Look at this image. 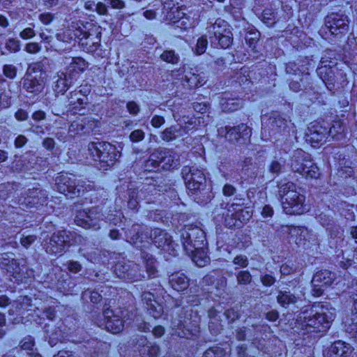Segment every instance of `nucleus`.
<instances>
[{
    "label": "nucleus",
    "mask_w": 357,
    "mask_h": 357,
    "mask_svg": "<svg viewBox=\"0 0 357 357\" xmlns=\"http://www.w3.org/2000/svg\"><path fill=\"white\" fill-rule=\"evenodd\" d=\"M335 318V309L329 305H321L319 310H305L302 312L300 319L301 327L305 333L326 332L331 326Z\"/></svg>",
    "instance_id": "f257e3e1"
},
{
    "label": "nucleus",
    "mask_w": 357,
    "mask_h": 357,
    "mask_svg": "<svg viewBox=\"0 0 357 357\" xmlns=\"http://www.w3.org/2000/svg\"><path fill=\"white\" fill-rule=\"evenodd\" d=\"M278 196L280 198L283 211L289 215H300L306 211L305 196L301 188L291 181L278 184Z\"/></svg>",
    "instance_id": "f03ea898"
},
{
    "label": "nucleus",
    "mask_w": 357,
    "mask_h": 357,
    "mask_svg": "<svg viewBox=\"0 0 357 357\" xmlns=\"http://www.w3.org/2000/svg\"><path fill=\"white\" fill-rule=\"evenodd\" d=\"M181 174L188 190L195 195L197 203H204L209 199L208 189L206 188V177L203 172L195 167L185 166Z\"/></svg>",
    "instance_id": "7ed1b4c3"
},
{
    "label": "nucleus",
    "mask_w": 357,
    "mask_h": 357,
    "mask_svg": "<svg viewBox=\"0 0 357 357\" xmlns=\"http://www.w3.org/2000/svg\"><path fill=\"white\" fill-rule=\"evenodd\" d=\"M56 190L60 193L70 195V197H79L84 192L93 189V185L82 179H77L72 174H61L55 179Z\"/></svg>",
    "instance_id": "20e7f679"
},
{
    "label": "nucleus",
    "mask_w": 357,
    "mask_h": 357,
    "mask_svg": "<svg viewBox=\"0 0 357 357\" xmlns=\"http://www.w3.org/2000/svg\"><path fill=\"white\" fill-rule=\"evenodd\" d=\"M289 165L294 172L298 173L306 178H318L319 169L311 159L310 155L298 149L292 153Z\"/></svg>",
    "instance_id": "39448f33"
},
{
    "label": "nucleus",
    "mask_w": 357,
    "mask_h": 357,
    "mask_svg": "<svg viewBox=\"0 0 357 357\" xmlns=\"http://www.w3.org/2000/svg\"><path fill=\"white\" fill-rule=\"evenodd\" d=\"M88 151L93 160H98L106 166L113 165L121 156L115 146L105 142H90Z\"/></svg>",
    "instance_id": "423d86ee"
},
{
    "label": "nucleus",
    "mask_w": 357,
    "mask_h": 357,
    "mask_svg": "<svg viewBox=\"0 0 357 357\" xmlns=\"http://www.w3.org/2000/svg\"><path fill=\"white\" fill-rule=\"evenodd\" d=\"M180 240L186 254L203 248L206 239L204 232L198 227L185 226L180 231Z\"/></svg>",
    "instance_id": "0eeeda50"
},
{
    "label": "nucleus",
    "mask_w": 357,
    "mask_h": 357,
    "mask_svg": "<svg viewBox=\"0 0 357 357\" xmlns=\"http://www.w3.org/2000/svg\"><path fill=\"white\" fill-rule=\"evenodd\" d=\"M179 165V156L172 149H164L153 153L146 162L147 168L153 167L149 171L155 170L160 166L166 170L171 168L174 169Z\"/></svg>",
    "instance_id": "6e6552de"
},
{
    "label": "nucleus",
    "mask_w": 357,
    "mask_h": 357,
    "mask_svg": "<svg viewBox=\"0 0 357 357\" xmlns=\"http://www.w3.org/2000/svg\"><path fill=\"white\" fill-rule=\"evenodd\" d=\"M104 220V214L102 208L98 206L92 207L88 211H77L75 216V223L86 229H100V223Z\"/></svg>",
    "instance_id": "1a4fd4ad"
},
{
    "label": "nucleus",
    "mask_w": 357,
    "mask_h": 357,
    "mask_svg": "<svg viewBox=\"0 0 357 357\" xmlns=\"http://www.w3.org/2000/svg\"><path fill=\"white\" fill-rule=\"evenodd\" d=\"M252 211L249 208H242L238 204H231L223 213L225 225L229 229L240 228L252 217Z\"/></svg>",
    "instance_id": "9d476101"
},
{
    "label": "nucleus",
    "mask_w": 357,
    "mask_h": 357,
    "mask_svg": "<svg viewBox=\"0 0 357 357\" xmlns=\"http://www.w3.org/2000/svg\"><path fill=\"white\" fill-rule=\"evenodd\" d=\"M116 275L130 282L141 281L146 278V275L139 264L132 261H119L114 266Z\"/></svg>",
    "instance_id": "9b49d317"
},
{
    "label": "nucleus",
    "mask_w": 357,
    "mask_h": 357,
    "mask_svg": "<svg viewBox=\"0 0 357 357\" xmlns=\"http://www.w3.org/2000/svg\"><path fill=\"white\" fill-rule=\"evenodd\" d=\"M12 253H3L0 257V267L4 270L9 277L16 281H22L24 276V269L26 268V260L15 259Z\"/></svg>",
    "instance_id": "f8f14e48"
},
{
    "label": "nucleus",
    "mask_w": 357,
    "mask_h": 357,
    "mask_svg": "<svg viewBox=\"0 0 357 357\" xmlns=\"http://www.w3.org/2000/svg\"><path fill=\"white\" fill-rule=\"evenodd\" d=\"M72 234L66 230L54 233L50 238L44 240L43 246L45 252L50 255L61 254L66 245H70Z\"/></svg>",
    "instance_id": "ddd939ff"
},
{
    "label": "nucleus",
    "mask_w": 357,
    "mask_h": 357,
    "mask_svg": "<svg viewBox=\"0 0 357 357\" xmlns=\"http://www.w3.org/2000/svg\"><path fill=\"white\" fill-rule=\"evenodd\" d=\"M218 134L231 143L244 144L251 135V129L244 123L237 126H225L218 129Z\"/></svg>",
    "instance_id": "4468645a"
},
{
    "label": "nucleus",
    "mask_w": 357,
    "mask_h": 357,
    "mask_svg": "<svg viewBox=\"0 0 357 357\" xmlns=\"http://www.w3.org/2000/svg\"><path fill=\"white\" fill-rule=\"evenodd\" d=\"M151 238L153 243L158 248H161L172 255H176V248L178 245L172 241V236L160 229L156 228L151 231Z\"/></svg>",
    "instance_id": "2eb2a0df"
},
{
    "label": "nucleus",
    "mask_w": 357,
    "mask_h": 357,
    "mask_svg": "<svg viewBox=\"0 0 357 357\" xmlns=\"http://www.w3.org/2000/svg\"><path fill=\"white\" fill-rule=\"evenodd\" d=\"M325 26L331 35L337 36L345 33L349 28L347 16L340 13H333L326 16Z\"/></svg>",
    "instance_id": "dca6fc26"
},
{
    "label": "nucleus",
    "mask_w": 357,
    "mask_h": 357,
    "mask_svg": "<svg viewBox=\"0 0 357 357\" xmlns=\"http://www.w3.org/2000/svg\"><path fill=\"white\" fill-rule=\"evenodd\" d=\"M23 89L29 93L38 95L45 87V81L43 73L39 75L26 74L22 80Z\"/></svg>",
    "instance_id": "f3484780"
},
{
    "label": "nucleus",
    "mask_w": 357,
    "mask_h": 357,
    "mask_svg": "<svg viewBox=\"0 0 357 357\" xmlns=\"http://www.w3.org/2000/svg\"><path fill=\"white\" fill-rule=\"evenodd\" d=\"M54 79L52 89L56 96L63 95L76 82L73 75L68 74L66 71L57 73Z\"/></svg>",
    "instance_id": "a211bd4d"
},
{
    "label": "nucleus",
    "mask_w": 357,
    "mask_h": 357,
    "mask_svg": "<svg viewBox=\"0 0 357 357\" xmlns=\"http://www.w3.org/2000/svg\"><path fill=\"white\" fill-rule=\"evenodd\" d=\"M268 126L270 135L275 139L279 138L280 135H286L288 132L287 120L278 114L268 119Z\"/></svg>",
    "instance_id": "6ab92c4d"
},
{
    "label": "nucleus",
    "mask_w": 357,
    "mask_h": 357,
    "mask_svg": "<svg viewBox=\"0 0 357 357\" xmlns=\"http://www.w3.org/2000/svg\"><path fill=\"white\" fill-rule=\"evenodd\" d=\"M95 127L96 122L93 120L84 117L71 123L69 132L73 135L89 134Z\"/></svg>",
    "instance_id": "aec40b11"
},
{
    "label": "nucleus",
    "mask_w": 357,
    "mask_h": 357,
    "mask_svg": "<svg viewBox=\"0 0 357 357\" xmlns=\"http://www.w3.org/2000/svg\"><path fill=\"white\" fill-rule=\"evenodd\" d=\"M105 319V328L112 333H118L123 330V319L118 315L114 314L112 310L105 309L103 312Z\"/></svg>",
    "instance_id": "412c9836"
},
{
    "label": "nucleus",
    "mask_w": 357,
    "mask_h": 357,
    "mask_svg": "<svg viewBox=\"0 0 357 357\" xmlns=\"http://www.w3.org/2000/svg\"><path fill=\"white\" fill-rule=\"evenodd\" d=\"M354 351L353 347L343 341L335 342L324 352L326 357H350Z\"/></svg>",
    "instance_id": "4be33fe9"
},
{
    "label": "nucleus",
    "mask_w": 357,
    "mask_h": 357,
    "mask_svg": "<svg viewBox=\"0 0 357 357\" xmlns=\"http://www.w3.org/2000/svg\"><path fill=\"white\" fill-rule=\"evenodd\" d=\"M47 199V191L40 188L29 189L26 192L24 203L30 206L44 205Z\"/></svg>",
    "instance_id": "5701e85b"
},
{
    "label": "nucleus",
    "mask_w": 357,
    "mask_h": 357,
    "mask_svg": "<svg viewBox=\"0 0 357 357\" xmlns=\"http://www.w3.org/2000/svg\"><path fill=\"white\" fill-rule=\"evenodd\" d=\"M33 305L32 299L28 296H20L16 300L13 301L8 310V315H22L24 311L29 310V307Z\"/></svg>",
    "instance_id": "b1692460"
},
{
    "label": "nucleus",
    "mask_w": 357,
    "mask_h": 357,
    "mask_svg": "<svg viewBox=\"0 0 357 357\" xmlns=\"http://www.w3.org/2000/svg\"><path fill=\"white\" fill-rule=\"evenodd\" d=\"M317 75L325 84L326 88L332 91L335 88V73L331 66H321L317 70Z\"/></svg>",
    "instance_id": "393cba45"
},
{
    "label": "nucleus",
    "mask_w": 357,
    "mask_h": 357,
    "mask_svg": "<svg viewBox=\"0 0 357 357\" xmlns=\"http://www.w3.org/2000/svg\"><path fill=\"white\" fill-rule=\"evenodd\" d=\"M88 68V63L82 57H74L69 63L66 70L68 74L73 75L77 81L80 73H83Z\"/></svg>",
    "instance_id": "a878e982"
},
{
    "label": "nucleus",
    "mask_w": 357,
    "mask_h": 357,
    "mask_svg": "<svg viewBox=\"0 0 357 357\" xmlns=\"http://www.w3.org/2000/svg\"><path fill=\"white\" fill-rule=\"evenodd\" d=\"M77 92H70V96L68 97V105L70 109L73 111L74 113H79L80 114H84V110L86 109L85 106L88 103L87 97L82 96V98H77Z\"/></svg>",
    "instance_id": "bb28decb"
},
{
    "label": "nucleus",
    "mask_w": 357,
    "mask_h": 357,
    "mask_svg": "<svg viewBox=\"0 0 357 357\" xmlns=\"http://www.w3.org/2000/svg\"><path fill=\"white\" fill-rule=\"evenodd\" d=\"M169 283L174 290L182 291L188 287L189 280L183 273H176L169 275Z\"/></svg>",
    "instance_id": "cd10ccee"
},
{
    "label": "nucleus",
    "mask_w": 357,
    "mask_h": 357,
    "mask_svg": "<svg viewBox=\"0 0 357 357\" xmlns=\"http://www.w3.org/2000/svg\"><path fill=\"white\" fill-rule=\"evenodd\" d=\"M334 280V274L328 270H322L317 272L312 280V285L324 286L331 285Z\"/></svg>",
    "instance_id": "c85d7f7f"
},
{
    "label": "nucleus",
    "mask_w": 357,
    "mask_h": 357,
    "mask_svg": "<svg viewBox=\"0 0 357 357\" xmlns=\"http://www.w3.org/2000/svg\"><path fill=\"white\" fill-rule=\"evenodd\" d=\"M209 36L213 39L220 37V35L230 30L229 24L224 20L218 18L214 23L207 27Z\"/></svg>",
    "instance_id": "c756f323"
},
{
    "label": "nucleus",
    "mask_w": 357,
    "mask_h": 357,
    "mask_svg": "<svg viewBox=\"0 0 357 357\" xmlns=\"http://www.w3.org/2000/svg\"><path fill=\"white\" fill-rule=\"evenodd\" d=\"M100 33H91L88 32L84 37V39L80 43L81 45L84 47L87 52L95 51L100 45Z\"/></svg>",
    "instance_id": "7c9ffc66"
},
{
    "label": "nucleus",
    "mask_w": 357,
    "mask_h": 357,
    "mask_svg": "<svg viewBox=\"0 0 357 357\" xmlns=\"http://www.w3.org/2000/svg\"><path fill=\"white\" fill-rule=\"evenodd\" d=\"M141 257L143 259L146 272L149 278H154L157 274V261L153 256L148 252H142Z\"/></svg>",
    "instance_id": "2f4dec72"
},
{
    "label": "nucleus",
    "mask_w": 357,
    "mask_h": 357,
    "mask_svg": "<svg viewBox=\"0 0 357 357\" xmlns=\"http://www.w3.org/2000/svg\"><path fill=\"white\" fill-rule=\"evenodd\" d=\"M36 161V157L33 154L26 153L16 162L15 166L20 171H29L34 167Z\"/></svg>",
    "instance_id": "473e14b6"
},
{
    "label": "nucleus",
    "mask_w": 357,
    "mask_h": 357,
    "mask_svg": "<svg viewBox=\"0 0 357 357\" xmlns=\"http://www.w3.org/2000/svg\"><path fill=\"white\" fill-rule=\"evenodd\" d=\"M299 296H295L289 291H279L277 296L278 303L283 307H287L289 305L296 304L299 300Z\"/></svg>",
    "instance_id": "72a5a7b5"
},
{
    "label": "nucleus",
    "mask_w": 357,
    "mask_h": 357,
    "mask_svg": "<svg viewBox=\"0 0 357 357\" xmlns=\"http://www.w3.org/2000/svg\"><path fill=\"white\" fill-rule=\"evenodd\" d=\"M209 38L212 45L215 47L220 46L223 49L228 48L233 43V34L230 30L222 33L220 37H216L213 39L212 36H209Z\"/></svg>",
    "instance_id": "f704fd0d"
},
{
    "label": "nucleus",
    "mask_w": 357,
    "mask_h": 357,
    "mask_svg": "<svg viewBox=\"0 0 357 357\" xmlns=\"http://www.w3.org/2000/svg\"><path fill=\"white\" fill-rule=\"evenodd\" d=\"M309 140L312 143L315 144H324L326 142L328 137V132L326 131V128H323L321 126L315 128L314 130L310 131V133L308 135Z\"/></svg>",
    "instance_id": "c9c22d12"
},
{
    "label": "nucleus",
    "mask_w": 357,
    "mask_h": 357,
    "mask_svg": "<svg viewBox=\"0 0 357 357\" xmlns=\"http://www.w3.org/2000/svg\"><path fill=\"white\" fill-rule=\"evenodd\" d=\"M344 126L340 121H335L328 132V137L341 140L344 137Z\"/></svg>",
    "instance_id": "e433bc0d"
},
{
    "label": "nucleus",
    "mask_w": 357,
    "mask_h": 357,
    "mask_svg": "<svg viewBox=\"0 0 357 357\" xmlns=\"http://www.w3.org/2000/svg\"><path fill=\"white\" fill-rule=\"evenodd\" d=\"M191 257L195 264L199 267H204L209 262V257L206 253L202 250V248L196 249L192 254H187Z\"/></svg>",
    "instance_id": "4c0bfd02"
},
{
    "label": "nucleus",
    "mask_w": 357,
    "mask_h": 357,
    "mask_svg": "<svg viewBox=\"0 0 357 357\" xmlns=\"http://www.w3.org/2000/svg\"><path fill=\"white\" fill-rule=\"evenodd\" d=\"M163 10L164 13L165 11L167 10L165 14L166 20L172 22L174 25L176 24V20L181 19L184 16V13L179 8V7L177 6L167 8L166 6H165Z\"/></svg>",
    "instance_id": "58836bf2"
},
{
    "label": "nucleus",
    "mask_w": 357,
    "mask_h": 357,
    "mask_svg": "<svg viewBox=\"0 0 357 357\" xmlns=\"http://www.w3.org/2000/svg\"><path fill=\"white\" fill-rule=\"evenodd\" d=\"M144 191L142 190H137L136 189L130 188L128 190V197L129 199L128 202V206L131 209H136L139 204V202L140 199H142V197L144 196Z\"/></svg>",
    "instance_id": "ea45409f"
},
{
    "label": "nucleus",
    "mask_w": 357,
    "mask_h": 357,
    "mask_svg": "<svg viewBox=\"0 0 357 357\" xmlns=\"http://www.w3.org/2000/svg\"><path fill=\"white\" fill-rule=\"evenodd\" d=\"M235 336L238 340L242 341L246 339L249 340V337H256L258 336V334L252 333V329L248 328L246 324L245 326L238 328L236 330Z\"/></svg>",
    "instance_id": "a19ab883"
},
{
    "label": "nucleus",
    "mask_w": 357,
    "mask_h": 357,
    "mask_svg": "<svg viewBox=\"0 0 357 357\" xmlns=\"http://www.w3.org/2000/svg\"><path fill=\"white\" fill-rule=\"evenodd\" d=\"M160 58L165 62L173 65L177 64L180 61L179 55L172 50H165L160 56Z\"/></svg>",
    "instance_id": "79ce46f5"
},
{
    "label": "nucleus",
    "mask_w": 357,
    "mask_h": 357,
    "mask_svg": "<svg viewBox=\"0 0 357 357\" xmlns=\"http://www.w3.org/2000/svg\"><path fill=\"white\" fill-rule=\"evenodd\" d=\"M177 122L179 123L182 128H185V134L187 135L190 130L195 129L197 127L196 119L195 117L183 116L178 119Z\"/></svg>",
    "instance_id": "37998d69"
},
{
    "label": "nucleus",
    "mask_w": 357,
    "mask_h": 357,
    "mask_svg": "<svg viewBox=\"0 0 357 357\" xmlns=\"http://www.w3.org/2000/svg\"><path fill=\"white\" fill-rule=\"evenodd\" d=\"M246 323L248 327L252 329V333L258 334V336L256 337H249V340L252 341L259 339L261 336L262 332L266 331V330L269 328L268 325L253 323L251 320H247Z\"/></svg>",
    "instance_id": "c03bdc74"
},
{
    "label": "nucleus",
    "mask_w": 357,
    "mask_h": 357,
    "mask_svg": "<svg viewBox=\"0 0 357 357\" xmlns=\"http://www.w3.org/2000/svg\"><path fill=\"white\" fill-rule=\"evenodd\" d=\"M221 104L225 110L233 112L237 110L241 107V102L238 99L225 98L222 100Z\"/></svg>",
    "instance_id": "a18cd8bd"
},
{
    "label": "nucleus",
    "mask_w": 357,
    "mask_h": 357,
    "mask_svg": "<svg viewBox=\"0 0 357 357\" xmlns=\"http://www.w3.org/2000/svg\"><path fill=\"white\" fill-rule=\"evenodd\" d=\"M5 49L9 53H17L21 50V42L17 38H8L5 43Z\"/></svg>",
    "instance_id": "49530a36"
},
{
    "label": "nucleus",
    "mask_w": 357,
    "mask_h": 357,
    "mask_svg": "<svg viewBox=\"0 0 357 357\" xmlns=\"http://www.w3.org/2000/svg\"><path fill=\"white\" fill-rule=\"evenodd\" d=\"M146 308L149 314L155 319L160 317L163 312L162 306L157 301H154V303H150V305L146 306Z\"/></svg>",
    "instance_id": "de8ad7c7"
},
{
    "label": "nucleus",
    "mask_w": 357,
    "mask_h": 357,
    "mask_svg": "<svg viewBox=\"0 0 357 357\" xmlns=\"http://www.w3.org/2000/svg\"><path fill=\"white\" fill-rule=\"evenodd\" d=\"M236 280L238 284L247 285L252 282V275L248 271H241L236 274Z\"/></svg>",
    "instance_id": "09e8293b"
},
{
    "label": "nucleus",
    "mask_w": 357,
    "mask_h": 357,
    "mask_svg": "<svg viewBox=\"0 0 357 357\" xmlns=\"http://www.w3.org/2000/svg\"><path fill=\"white\" fill-rule=\"evenodd\" d=\"M84 298H89L93 303H98L102 300V296L96 291L91 289H86L82 293Z\"/></svg>",
    "instance_id": "8fccbe9b"
},
{
    "label": "nucleus",
    "mask_w": 357,
    "mask_h": 357,
    "mask_svg": "<svg viewBox=\"0 0 357 357\" xmlns=\"http://www.w3.org/2000/svg\"><path fill=\"white\" fill-rule=\"evenodd\" d=\"M259 32L256 31H249L245 36V40L247 44L252 50L255 48V45L259 39Z\"/></svg>",
    "instance_id": "3c124183"
},
{
    "label": "nucleus",
    "mask_w": 357,
    "mask_h": 357,
    "mask_svg": "<svg viewBox=\"0 0 357 357\" xmlns=\"http://www.w3.org/2000/svg\"><path fill=\"white\" fill-rule=\"evenodd\" d=\"M184 80L187 82L190 88L199 87L197 79V73L189 72L185 75Z\"/></svg>",
    "instance_id": "603ef678"
},
{
    "label": "nucleus",
    "mask_w": 357,
    "mask_h": 357,
    "mask_svg": "<svg viewBox=\"0 0 357 357\" xmlns=\"http://www.w3.org/2000/svg\"><path fill=\"white\" fill-rule=\"evenodd\" d=\"M73 36H75V34L72 33L71 30L68 29L63 33H58L56 37V39L59 41L70 43L72 41L75 40Z\"/></svg>",
    "instance_id": "864d4df0"
},
{
    "label": "nucleus",
    "mask_w": 357,
    "mask_h": 357,
    "mask_svg": "<svg viewBox=\"0 0 357 357\" xmlns=\"http://www.w3.org/2000/svg\"><path fill=\"white\" fill-rule=\"evenodd\" d=\"M145 137V132L142 129H136L130 132L129 139L132 143L142 142Z\"/></svg>",
    "instance_id": "5fc2aeb1"
},
{
    "label": "nucleus",
    "mask_w": 357,
    "mask_h": 357,
    "mask_svg": "<svg viewBox=\"0 0 357 357\" xmlns=\"http://www.w3.org/2000/svg\"><path fill=\"white\" fill-rule=\"evenodd\" d=\"M224 355V350L220 347H212L207 349L202 357H222Z\"/></svg>",
    "instance_id": "6e6d98bb"
},
{
    "label": "nucleus",
    "mask_w": 357,
    "mask_h": 357,
    "mask_svg": "<svg viewBox=\"0 0 357 357\" xmlns=\"http://www.w3.org/2000/svg\"><path fill=\"white\" fill-rule=\"evenodd\" d=\"M160 137L163 141L167 142H172L176 139L172 126L167 128L162 131L160 134Z\"/></svg>",
    "instance_id": "4d7b16f0"
},
{
    "label": "nucleus",
    "mask_w": 357,
    "mask_h": 357,
    "mask_svg": "<svg viewBox=\"0 0 357 357\" xmlns=\"http://www.w3.org/2000/svg\"><path fill=\"white\" fill-rule=\"evenodd\" d=\"M3 73L6 77L14 79L17 75V68L11 64L4 65L3 67Z\"/></svg>",
    "instance_id": "13d9d810"
},
{
    "label": "nucleus",
    "mask_w": 357,
    "mask_h": 357,
    "mask_svg": "<svg viewBox=\"0 0 357 357\" xmlns=\"http://www.w3.org/2000/svg\"><path fill=\"white\" fill-rule=\"evenodd\" d=\"M208 45V40L206 38L202 36L197 40V45L195 47V52L197 54H202L205 52Z\"/></svg>",
    "instance_id": "bf43d9fd"
},
{
    "label": "nucleus",
    "mask_w": 357,
    "mask_h": 357,
    "mask_svg": "<svg viewBox=\"0 0 357 357\" xmlns=\"http://www.w3.org/2000/svg\"><path fill=\"white\" fill-rule=\"evenodd\" d=\"M38 19L44 25H49L54 19V14L49 12L43 13L39 15Z\"/></svg>",
    "instance_id": "052dcab7"
},
{
    "label": "nucleus",
    "mask_w": 357,
    "mask_h": 357,
    "mask_svg": "<svg viewBox=\"0 0 357 357\" xmlns=\"http://www.w3.org/2000/svg\"><path fill=\"white\" fill-rule=\"evenodd\" d=\"M233 263L238 266V268H245L248 265V259L245 255H237L234 257Z\"/></svg>",
    "instance_id": "680f3d73"
},
{
    "label": "nucleus",
    "mask_w": 357,
    "mask_h": 357,
    "mask_svg": "<svg viewBox=\"0 0 357 357\" xmlns=\"http://www.w3.org/2000/svg\"><path fill=\"white\" fill-rule=\"evenodd\" d=\"M283 168L284 165L277 160H273L269 165V171L273 174L278 175L282 172Z\"/></svg>",
    "instance_id": "e2e57ef3"
},
{
    "label": "nucleus",
    "mask_w": 357,
    "mask_h": 357,
    "mask_svg": "<svg viewBox=\"0 0 357 357\" xmlns=\"http://www.w3.org/2000/svg\"><path fill=\"white\" fill-rule=\"evenodd\" d=\"M36 240V236L35 235H26L24 236V234L20 238V243L22 246L27 248H29L32 243L35 242Z\"/></svg>",
    "instance_id": "0e129e2a"
},
{
    "label": "nucleus",
    "mask_w": 357,
    "mask_h": 357,
    "mask_svg": "<svg viewBox=\"0 0 357 357\" xmlns=\"http://www.w3.org/2000/svg\"><path fill=\"white\" fill-rule=\"evenodd\" d=\"M260 280L265 287H271L276 281L275 278L269 274L261 275L260 276Z\"/></svg>",
    "instance_id": "69168bd1"
},
{
    "label": "nucleus",
    "mask_w": 357,
    "mask_h": 357,
    "mask_svg": "<svg viewBox=\"0 0 357 357\" xmlns=\"http://www.w3.org/2000/svg\"><path fill=\"white\" fill-rule=\"evenodd\" d=\"M36 36L35 31L30 27L24 29L20 33V36L24 40H29L33 38Z\"/></svg>",
    "instance_id": "338daca9"
},
{
    "label": "nucleus",
    "mask_w": 357,
    "mask_h": 357,
    "mask_svg": "<svg viewBox=\"0 0 357 357\" xmlns=\"http://www.w3.org/2000/svg\"><path fill=\"white\" fill-rule=\"evenodd\" d=\"M352 324H351V330L357 333V300L354 304V309L352 315Z\"/></svg>",
    "instance_id": "774afa93"
}]
</instances>
